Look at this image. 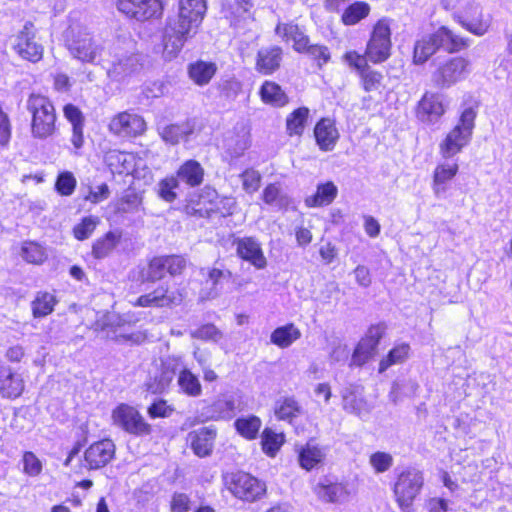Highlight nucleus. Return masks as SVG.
Here are the masks:
<instances>
[{
    "instance_id": "5fc2aeb1",
    "label": "nucleus",
    "mask_w": 512,
    "mask_h": 512,
    "mask_svg": "<svg viewBox=\"0 0 512 512\" xmlns=\"http://www.w3.org/2000/svg\"><path fill=\"white\" fill-rule=\"evenodd\" d=\"M22 257L29 263L40 264L45 259L43 248L34 242L24 243Z\"/></svg>"
},
{
    "instance_id": "20e7f679",
    "label": "nucleus",
    "mask_w": 512,
    "mask_h": 512,
    "mask_svg": "<svg viewBox=\"0 0 512 512\" xmlns=\"http://www.w3.org/2000/svg\"><path fill=\"white\" fill-rule=\"evenodd\" d=\"M235 206L236 202L232 197L220 196L215 188L204 186L187 200L184 212L195 218H225L233 215Z\"/></svg>"
},
{
    "instance_id": "c03bdc74",
    "label": "nucleus",
    "mask_w": 512,
    "mask_h": 512,
    "mask_svg": "<svg viewBox=\"0 0 512 512\" xmlns=\"http://www.w3.org/2000/svg\"><path fill=\"white\" fill-rule=\"evenodd\" d=\"M410 346L408 343H401L395 345L388 353L380 360L378 365V373L385 372L389 367L401 364L409 357Z\"/></svg>"
},
{
    "instance_id": "ddd939ff",
    "label": "nucleus",
    "mask_w": 512,
    "mask_h": 512,
    "mask_svg": "<svg viewBox=\"0 0 512 512\" xmlns=\"http://www.w3.org/2000/svg\"><path fill=\"white\" fill-rule=\"evenodd\" d=\"M385 330L386 326L383 323L371 324L367 328L365 334L360 338L353 350L351 367H362L376 356Z\"/></svg>"
},
{
    "instance_id": "f257e3e1",
    "label": "nucleus",
    "mask_w": 512,
    "mask_h": 512,
    "mask_svg": "<svg viewBox=\"0 0 512 512\" xmlns=\"http://www.w3.org/2000/svg\"><path fill=\"white\" fill-rule=\"evenodd\" d=\"M207 12L206 0H179L174 18H168L162 34V56L176 58L185 44L198 32Z\"/></svg>"
},
{
    "instance_id": "b1692460",
    "label": "nucleus",
    "mask_w": 512,
    "mask_h": 512,
    "mask_svg": "<svg viewBox=\"0 0 512 512\" xmlns=\"http://www.w3.org/2000/svg\"><path fill=\"white\" fill-rule=\"evenodd\" d=\"M92 329L102 339L126 340L125 326L120 323L119 316L113 312L102 314L92 325Z\"/></svg>"
},
{
    "instance_id": "c85d7f7f",
    "label": "nucleus",
    "mask_w": 512,
    "mask_h": 512,
    "mask_svg": "<svg viewBox=\"0 0 512 512\" xmlns=\"http://www.w3.org/2000/svg\"><path fill=\"white\" fill-rule=\"evenodd\" d=\"M310 109L307 106H299L286 115L285 130L289 137H302L308 126Z\"/></svg>"
},
{
    "instance_id": "dca6fc26",
    "label": "nucleus",
    "mask_w": 512,
    "mask_h": 512,
    "mask_svg": "<svg viewBox=\"0 0 512 512\" xmlns=\"http://www.w3.org/2000/svg\"><path fill=\"white\" fill-rule=\"evenodd\" d=\"M237 257L257 270L267 267V258L262 244L254 236L236 237L232 241Z\"/></svg>"
},
{
    "instance_id": "473e14b6",
    "label": "nucleus",
    "mask_w": 512,
    "mask_h": 512,
    "mask_svg": "<svg viewBox=\"0 0 512 512\" xmlns=\"http://www.w3.org/2000/svg\"><path fill=\"white\" fill-rule=\"evenodd\" d=\"M217 65L211 61L196 60L188 64L189 78L198 86L207 85L217 73Z\"/></svg>"
},
{
    "instance_id": "7ed1b4c3",
    "label": "nucleus",
    "mask_w": 512,
    "mask_h": 512,
    "mask_svg": "<svg viewBox=\"0 0 512 512\" xmlns=\"http://www.w3.org/2000/svg\"><path fill=\"white\" fill-rule=\"evenodd\" d=\"M392 23L389 17L377 19L369 32L364 52L355 49H349L343 53V56L370 61L373 65L385 63L392 56Z\"/></svg>"
},
{
    "instance_id": "e2e57ef3",
    "label": "nucleus",
    "mask_w": 512,
    "mask_h": 512,
    "mask_svg": "<svg viewBox=\"0 0 512 512\" xmlns=\"http://www.w3.org/2000/svg\"><path fill=\"white\" fill-rule=\"evenodd\" d=\"M109 195L110 191L108 185L102 183L96 187H89V193L84 197V200L97 204L106 200Z\"/></svg>"
},
{
    "instance_id": "412c9836",
    "label": "nucleus",
    "mask_w": 512,
    "mask_h": 512,
    "mask_svg": "<svg viewBox=\"0 0 512 512\" xmlns=\"http://www.w3.org/2000/svg\"><path fill=\"white\" fill-rule=\"evenodd\" d=\"M283 61V49L278 45L261 47L255 56V70L258 74L271 76L276 73Z\"/></svg>"
},
{
    "instance_id": "79ce46f5",
    "label": "nucleus",
    "mask_w": 512,
    "mask_h": 512,
    "mask_svg": "<svg viewBox=\"0 0 512 512\" xmlns=\"http://www.w3.org/2000/svg\"><path fill=\"white\" fill-rule=\"evenodd\" d=\"M177 384L180 392L188 397H199L202 394V385L198 376L188 368L180 370Z\"/></svg>"
},
{
    "instance_id": "774afa93",
    "label": "nucleus",
    "mask_w": 512,
    "mask_h": 512,
    "mask_svg": "<svg viewBox=\"0 0 512 512\" xmlns=\"http://www.w3.org/2000/svg\"><path fill=\"white\" fill-rule=\"evenodd\" d=\"M354 275L357 283L363 287H369L372 283V277L370 270L362 265L357 266L354 269Z\"/></svg>"
},
{
    "instance_id": "7c9ffc66",
    "label": "nucleus",
    "mask_w": 512,
    "mask_h": 512,
    "mask_svg": "<svg viewBox=\"0 0 512 512\" xmlns=\"http://www.w3.org/2000/svg\"><path fill=\"white\" fill-rule=\"evenodd\" d=\"M175 176L189 187H198L204 182L205 170L199 161L188 159L178 167Z\"/></svg>"
},
{
    "instance_id": "1a4fd4ad",
    "label": "nucleus",
    "mask_w": 512,
    "mask_h": 512,
    "mask_svg": "<svg viewBox=\"0 0 512 512\" xmlns=\"http://www.w3.org/2000/svg\"><path fill=\"white\" fill-rule=\"evenodd\" d=\"M186 267L187 261L182 255H158L149 259L139 270V277L142 283H154L162 280L166 274L172 277L181 275Z\"/></svg>"
},
{
    "instance_id": "a19ab883",
    "label": "nucleus",
    "mask_w": 512,
    "mask_h": 512,
    "mask_svg": "<svg viewBox=\"0 0 512 512\" xmlns=\"http://www.w3.org/2000/svg\"><path fill=\"white\" fill-rule=\"evenodd\" d=\"M205 409L208 413L205 421H217L230 418L235 411V402L233 399L217 398L207 404ZM202 422H204V420Z\"/></svg>"
},
{
    "instance_id": "a18cd8bd",
    "label": "nucleus",
    "mask_w": 512,
    "mask_h": 512,
    "mask_svg": "<svg viewBox=\"0 0 512 512\" xmlns=\"http://www.w3.org/2000/svg\"><path fill=\"white\" fill-rule=\"evenodd\" d=\"M179 188V180L175 175H168L158 182L157 195L165 202H174L178 195L176 190Z\"/></svg>"
},
{
    "instance_id": "c756f323",
    "label": "nucleus",
    "mask_w": 512,
    "mask_h": 512,
    "mask_svg": "<svg viewBox=\"0 0 512 512\" xmlns=\"http://www.w3.org/2000/svg\"><path fill=\"white\" fill-rule=\"evenodd\" d=\"M273 412L278 421L293 424L303 413V407L294 396H284L275 401Z\"/></svg>"
},
{
    "instance_id": "58836bf2",
    "label": "nucleus",
    "mask_w": 512,
    "mask_h": 512,
    "mask_svg": "<svg viewBox=\"0 0 512 512\" xmlns=\"http://www.w3.org/2000/svg\"><path fill=\"white\" fill-rule=\"evenodd\" d=\"M298 46L296 52L307 54L320 69L331 59L329 48L322 44H311L309 37L303 43H298Z\"/></svg>"
},
{
    "instance_id": "6e6552de",
    "label": "nucleus",
    "mask_w": 512,
    "mask_h": 512,
    "mask_svg": "<svg viewBox=\"0 0 512 512\" xmlns=\"http://www.w3.org/2000/svg\"><path fill=\"white\" fill-rule=\"evenodd\" d=\"M424 486L423 472L415 468H405L396 476L392 487L394 500L402 512H412L415 499Z\"/></svg>"
},
{
    "instance_id": "f8f14e48",
    "label": "nucleus",
    "mask_w": 512,
    "mask_h": 512,
    "mask_svg": "<svg viewBox=\"0 0 512 512\" xmlns=\"http://www.w3.org/2000/svg\"><path fill=\"white\" fill-rule=\"evenodd\" d=\"M468 58L454 56L442 62L433 72L432 81L436 87L449 88L465 79L470 72Z\"/></svg>"
},
{
    "instance_id": "e433bc0d",
    "label": "nucleus",
    "mask_w": 512,
    "mask_h": 512,
    "mask_svg": "<svg viewBox=\"0 0 512 512\" xmlns=\"http://www.w3.org/2000/svg\"><path fill=\"white\" fill-rule=\"evenodd\" d=\"M260 437L261 450L270 458H274L286 442L283 432H276L270 427L264 428Z\"/></svg>"
},
{
    "instance_id": "6e6d98bb",
    "label": "nucleus",
    "mask_w": 512,
    "mask_h": 512,
    "mask_svg": "<svg viewBox=\"0 0 512 512\" xmlns=\"http://www.w3.org/2000/svg\"><path fill=\"white\" fill-rule=\"evenodd\" d=\"M99 222L98 217H85L81 223L74 227V235L78 240L87 239L95 230Z\"/></svg>"
},
{
    "instance_id": "13d9d810",
    "label": "nucleus",
    "mask_w": 512,
    "mask_h": 512,
    "mask_svg": "<svg viewBox=\"0 0 512 512\" xmlns=\"http://www.w3.org/2000/svg\"><path fill=\"white\" fill-rule=\"evenodd\" d=\"M174 411V408L168 405L164 399H158L150 404L147 413L150 418H166L169 417Z\"/></svg>"
},
{
    "instance_id": "9d476101",
    "label": "nucleus",
    "mask_w": 512,
    "mask_h": 512,
    "mask_svg": "<svg viewBox=\"0 0 512 512\" xmlns=\"http://www.w3.org/2000/svg\"><path fill=\"white\" fill-rule=\"evenodd\" d=\"M223 482L225 488L235 498L249 503L261 499L267 490L265 482L244 471L227 474Z\"/></svg>"
},
{
    "instance_id": "37998d69",
    "label": "nucleus",
    "mask_w": 512,
    "mask_h": 512,
    "mask_svg": "<svg viewBox=\"0 0 512 512\" xmlns=\"http://www.w3.org/2000/svg\"><path fill=\"white\" fill-rule=\"evenodd\" d=\"M275 33L284 41V42H293V49L297 51L298 43H303L305 39L308 38L305 35L298 24L293 22H279L275 27Z\"/></svg>"
},
{
    "instance_id": "69168bd1",
    "label": "nucleus",
    "mask_w": 512,
    "mask_h": 512,
    "mask_svg": "<svg viewBox=\"0 0 512 512\" xmlns=\"http://www.w3.org/2000/svg\"><path fill=\"white\" fill-rule=\"evenodd\" d=\"M65 118L71 123L72 127L83 125L82 112L74 105L67 104L64 109Z\"/></svg>"
},
{
    "instance_id": "f704fd0d",
    "label": "nucleus",
    "mask_w": 512,
    "mask_h": 512,
    "mask_svg": "<svg viewBox=\"0 0 512 512\" xmlns=\"http://www.w3.org/2000/svg\"><path fill=\"white\" fill-rule=\"evenodd\" d=\"M314 492L320 500L328 503H336L349 494L345 484L328 479L317 483Z\"/></svg>"
},
{
    "instance_id": "39448f33",
    "label": "nucleus",
    "mask_w": 512,
    "mask_h": 512,
    "mask_svg": "<svg viewBox=\"0 0 512 512\" xmlns=\"http://www.w3.org/2000/svg\"><path fill=\"white\" fill-rule=\"evenodd\" d=\"M440 0L442 8L452 12L453 20L463 29L475 36L485 35L491 26V17L484 15L481 7L474 1Z\"/></svg>"
},
{
    "instance_id": "4468645a",
    "label": "nucleus",
    "mask_w": 512,
    "mask_h": 512,
    "mask_svg": "<svg viewBox=\"0 0 512 512\" xmlns=\"http://www.w3.org/2000/svg\"><path fill=\"white\" fill-rule=\"evenodd\" d=\"M184 296L183 288L172 289L168 284H160L153 291L139 296L133 305L143 308H172L180 305Z\"/></svg>"
},
{
    "instance_id": "4c0bfd02",
    "label": "nucleus",
    "mask_w": 512,
    "mask_h": 512,
    "mask_svg": "<svg viewBox=\"0 0 512 512\" xmlns=\"http://www.w3.org/2000/svg\"><path fill=\"white\" fill-rule=\"evenodd\" d=\"M371 12V6L365 1H355L343 10L340 20L344 26H354L366 19Z\"/></svg>"
},
{
    "instance_id": "a211bd4d",
    "label": "nucleus",
    "mask_w": 512,
    "mask_h": 512,
    "mask_svg": "<svg viewBox=\"0 0 512 512\" xmlns=\"http://www.w3.org/2000/svg\"><path fill=\"white\" fill-rule=\"evenodd\" d=\"M341 134L335 118L330 116L320 117L313 127V138L316 146L321 152L333 151Z\"/></svg>"
},
{
    "instance_id": "423d86ee",
    "label": "nucleus",
    "mask_w": 512,
    "mask_h": 512,
    "mask_svg": "<svg viewBox=\"0 0 512 512\" xmlns=\"http://www.w3.org/2000/svg\"><path fill=\"white\" fill-rule=\"evenodd\" d=\"M477 111L473 107L465 108L456 123L439 143V154L443 159H449L471 142Z\"/></svg>"
},
{
    "instance_id": "9b49d317",
    "label": "nucleus",
    "mask_w": 512,
    "mask_h": 512,
    "mask_svg": "<svg viewBox=\"0 0 512 512\" xmlns=\"http://www.w3.org/2000/svg\"><path fill=\"white\" fill-rule=\"evenodd\" d=\"M66 46L71 55L81 62L93 63L101 52V46L90 32L80 25L69 27Z\"/></svg>"
},
{
    "instance_id": "393cba45",
    "label": "nucleus",
    "mask_w": 512,
    "mask_h": 512,
    "mask_svg": "<svg viewBox=\"0 0 512 512\" xmlns=\"http://www.w3.org/2000/svg\"><path fill=\"white\" fill-rule=\"evenodd\" d=\"M164 4L161 0H130V17L139 22L158 20Z\"/></svg>"
},
{
    "instance_id": "ea45409f",
    "label": "nucleus",
    "mask_w": 512,
    "mask_h": 512,
    "mask_svg": "<svg viewBox=\"0 0 512 512\" xmlns=\"http://www.w3.org/2000/svg\"><path fill=\"white\" fill-rule=\"evenodd\" d=\"M262 421L256 415H248L237 418L234 421L236 432L244 439L251 441L259 436Z\"/></svg>"
},
{
    "instance_id": "cd10ccee",
    "label": "nucleus",
    "mask_w": 512,
    "mask_h": 512,
    "mask_svg": "<svg viewBox=\"0 0 512 512\" xmlns=\"http://www.w3.org/2000/svg\"><path fill=\"white\" fill-rule=\"evenodd\" d=\"M338 196V187L331 181L327 180L317 184L313 194L304 199L307 208H321L331 205Z\"/></svg>"
},
{
    "instance_id": "aec40b11",
    "label": "nucleus",
    "mask_w": 512,
    "mask_h": 512,
    "mask_svg": "<svg viewBox=\"0 0 512 512\" xmlns=\"http://www.w3.org/2000/svg\"><path fill=\"white\" fill-rule=\"evenodd\" d=\"M33 28V23H25L23 29L17 35L14 49L23 59L37 62L42 58L43 47L35 42Z\"/></svg>"
},
{
    "instance_id": "4be33fe9",
    "label": "nucleus",
    "mask_w": 512,
    "mask_h": 512,
    "mask_svg": "<svg viewBox=\"0 0 512 512\" xmlns=\"http://www.w3.org/2000/svg\"><path fill=\"white\" fill-rule=\"evenodd\" d=\"M115 454V445L104 439L93 443L84 453L85 466L88 469H100L106 466Z\"/></svg>"
},
{
    "instance_id": "c9c22d12",
    "label": "nucleus",
    "mask_w": 512,
    "mask_h": 512,
    "mask_svg": "<svg viewBox=\"0 0 512 512\" xmlns=\"http://www.w3.org/2000/svg\"><path fill=\"white\" fill-rule=\"evenodd\" d=\"M362 392V387L352 386L343 393L342 405L346 412L359 416L367 410V401Z\"/></svg>"
},
{
    "instance_id": "a878e982",
    "label": "nucleus",
    "mask_w": 512,
    "mask_h": 512,
    "mask_svg": "<svg viewBox=\"0 0 512 512\" xmlns=\"http://www.w3.org/2000/svg\"><path fill=\"white\" fill-rule=\"evenodd\" d=\"M258 96L261 102L273 108H284L290 103V97L280 84L273 80H265L259 87Z\"/></svg>"
},
{
    "instance_id": "72a5a7b5",
    "label": "nucleus",
    "mask_w": 512,
    "mask_h": 512,
    "mask_svg": "<svg viewBox=\"0 0 512 512\" xmlns=\"http://www.w3.org/2000/svg\"><path fill=\"white\" fill-rule=\"evenodd\" d=\"M300 329L292 322L276 327L270 335V342L280 349L290 347L301 338Z\"/></svg>"
},
{
    "instance_id": "680f3d73",
    "label": "nucleus",
    "mask_w": 512,
    "mask_h": 512,
    "mask_svg": "<svg viewBox=\"0 0 512 512\" xmlns=\"http://www.w3.org/2000/svg\"><path fill=\"white\" fill-rule=\"evenodd\" d=\"M261 198L268 205L280 202L283 198L282 189L279 183H269L262 191Z\"/></svg>"
},
{
    "instance_id": "2f4dec72",
    "label": "nucleus",
    "mask_w": 512,
    "mask_h": 512,
    "mask_svg": "<svg viewBox=\"0 0 512 512\" xmlns=\"http://www.w3.org/2000/svg\"><path fill=\"white\" fill-rule=\"evenodd\" d=\"M459 165L457 162L439 163L436 165L432 175V190L439 196L447 189V183L452 181L458 174Z\"/></svg>"
},
{
    "instance_id": "bb28decb",
    "label": "nucleus",
    "mask_w": 512,
    "mask_h": 512,
    "mask_svg": "<svg viewBox=\"0 0 512 512\" xmlns=\"http://www.w3.org/2000/svg\"><path fill=\"white\" fill-rule=\"evenodd\" d=\"M25 382L20 373L9 366H0V395L3 398H18L24 391Z\"/></svg>"
},
{
    "instance_id": "864d4df0",
    "label": "nucleus",
    "mask_w": 512,
    "mask_h": 512,
    "mask_svg": "<svg viewBox=\"0 0 512 512\" xmlns=\"http://www.w3.org/2000/svg\"><path fill=\"white\" fill-rule=\"evenodd\" d=\"M152 431L151 425L138 411L130 409V433L137 436L149 435Z\"/></svg>"
},
{
    "instance_id": "de8ad7c7",
    "label": "nucleus",
    "mask_w": 512,
    "mask_h": 512,
    "mask_svg": "<svg viewBox=\"0 0 512 512\" xmlns=\"http://www.w3.org/2000/svg\"><path fill=\"white\" fill-rule=\"evenodd\" d=\"M369 464L376 474H382L391 469L394 459L388 452L376 451L370 454Z\"/></svg>"
},
{
    "instance_id": "6ab92c4d",
    "label": "nucleus",
    "mask_w": 512,
    "mask_h": 512,
    "mask_svg": "<svg viewBox=\"0 0 512 512\" xmlns=\"http://www.w3.org/2000/svg\"><path fill=\"white\" fill-rule=\"evenodd\" d=\"M217 434L215 427H201L190 431L186 442L197 457L204 458L212 454Z\"/></svg>"
},
{
    "instance_id": "09e8293b",
    "label": "nucleus",
    "mask_w": 512,
    "mask_h": 512,
    "mask_svg": "<svg viewBox=\"0 0 512 512\" xmlns=\"http://www.w3.org/2000/svg\"><path fill=\"white\" fill-rule=\"evenodd\" d=\"M243 190L248 194H254L261 186L262 176L254 168H246L239 175Z\"/></svg>"
},
{
    "instance_id": "bf43d9fd",
    "label": "nucleus",
    "mask_w": 512,
    "mask_h": 512,
    "mask_svg": "<svg viewBox=\"0 0 512 512\" xmlns=\"http://www.w3.org/2000/svg\"><path fill=\"white\" fill-rule=\"evenodd\" d=\"M221 336V331L213 323L203 324L194 332V337L202 341H216Z\"/></svg>"
},
{
    "instance_id": "2eb2a0df",
    "label": "nucleus",
    "mask_w": 512,
    "mask_h": 512,
    "mask_svg": "<svg viewBox=\"0 0 512 512\" xmlns=\"http://www.w3.org/2000/svg\"><path fill=\"white\" fill-rule=\"evenodd\" d=\"M342 61L359 78V85L365 93L381 92L385 88L384 75L380 70L370 66V61L347 57L342 55Z\"/></svg>"
},
{
    "instance_id": "603ef678",
    "label": "nucleus",
    "mask_w": 512,
    "mask_h": 512,
    "mask_svg": "<svg viewBox=\"0 0 512 512\" xmlns=\"http://www.w3.org/2000/svg\"><path fill=\"white\" fill-rule=\"evenodd\" d=\"M23 472L30 477H37L43 469L42 461L30 451L22 456Z\"/></svg>"
},
{
    "instance_id": "3c124183",
    "label": "nucleus",
    "mask_w": 512,
    "mask_h": 512,
    "mask_svg": "<svg viewBox=\"0 0 512 512\" xmlns=\"http://www.w3.org/2000/svg\"><path fill=\"white\" fill-rule=\"evenodd\" d=\"M76 178L69 171L61 172L56 180L55 189L62 196H70L76 188Z\"/></svg>"
},
{
    "instance_id": "4d7b16f0",
    "label": "nucleus",
    "mask_w": 512,
    "mask_h": 512,
    "mask_svg": "<svg viewBox=\"0 0 512 512\" xmlns=\"http://www.w3.org/2000/svg\"><path fill=\"white\" fill-rule=\"evenodd\" d=\"M170 512H189L191 499L183 492H174L169 503Z\"/></svg>"
},
{
    "instance_id": "052dcab7",
    "label": "nucleus",
    "mask_w": 512,
    "mask_h": 512,
    "mask_svg": "<svg viewBox=\"0 0 512 512\" xmlns=\"http://www.w3.org/2000/svg\"><path fill=\"white\" fill-rule=\"evenodd\" d=\"M109 130L117 136H126L128 132V113L120 112L114 116L109 124Z\"/></svg>"
},
{
    "instance_id": "f3484780",
    "label": "nucleus",
    "mask_w": 512,
    "mask_h": 512,
    "mask_svg": "<svg viewBox=\"0 0 512 512\" xmlns=\"http://www.w3.org/2000/svg\"><path fill=\"white\" fill-rule=\"evenodd\" d=\"M447 104L444 96L438 92L426 91L415 106V115L427 123L438 122L446 113Z\"/></svg>"
},
{
    "instance_id": "8fccbe9b",
    "label": "nucleus",
    "mask_w": 512,
    "mask_h": 512,
    "mask_svg": "<svg viewBox=\"0 0 512 512\" xmlns=\"http://www.w3.org/2000/svg\"><path fill=\"white\" fill-rule=\"evenodd\" d=\"M55 298L49 293H40L32 302L33 314L35 317H44L53 311Z\"/></svg>"
},
{
    "instance_id": "338daca9",
    "label": "nucleus",
    "mask_w": 512,
    "mask_h": 512,
    "mask_svg": "<svg viewBox=\"0 0 512 512\" xmlns=\"http://www.w3.org/2000/svg\"><path fill=\"white\" fill-rule=\"evenodd\" d=\"M363 220H364L363 226H364V230H365L366 234L371 238L377 237L381 231V226H380L379 222L377 221V219H375L373 216L365 215L363 217Z\"/></svg>"
},
{
    "instance_id": "0eeeda50",
    "label": "nucleus",
    "mask_w": 512,
    "mask_h": 512,
    "mask_svg": "<svg viewBox=\"0 0 512 512\" xmlns=\"http://www.w3.org/2000/svg\"><path fill=\"white\" fill-rule=\"evenodd\" d=\"M26 108L32 116L31 134L37 139H46L55 132L56 112L49 98L40 94H31Z\"/></svg>"
},
{
    "instance_id": "f03ea898",
    "label": "nucleus",
    "mask_w": 512,
    "mask_h": 512,
    "mask_svg": "<svg viewBox=\"0 0 512 512\" xmlns=\"http://www.w3.org/2000/svg\"><path fill=\"white\" fill-rule=\"evenodd\" d=\"M471 40L448 25H441L431 33L422 36L414 43L412 62L423 65L433 55L443 52L457 54L470 47Z\"/></svg>"
},
{
    "instance_id": "0e129e2a",
    "label": "nucleus",
    "mask_w": 512,
    "mask_h": 512,
    "mask_svg": "<svg viewBox=\"0 0 512 512\" xmlns=\"http://www.w3.org/2000/svg\"><path fill=\"white\" fill-rule=\"evenodd\" d=\"M113 424L128 431V405L122 403L112 412Z\"/></svg>"
},
{
    "instance_id": "49530a36",
    "label": "nucleus",
    "mask_w": 512,
    "mask_h": 512,
    "mask_svg": "<svg viewBox=\"0 0 512 512\" xmlns=\"http://www.w3.org/2000/svg\"><path fill=\"white\" fill-rule=\"evenodd\" d=\"M120 234L116 232H108L104 237L98 239L92 249V253L96 258L106 257L118 244Z\"/></svg>"
},
{
    "instance_id": "5701e85b",
    "label": "nucleus",
    "mask_w": 512,
    "mask_h": 512,
    "mask_svg": "<svg viewBox=\"0 0 512 512\" xmlns=\"http://www.w3.org/2000/svg\"><path fill=\"white\" fill-rule=\"evenodd\" d=\"M297 461L305 471L320 468L326 459V453L322 446L309 439L305 444L296 448Z\"/></svg>"
}]
</instances>
